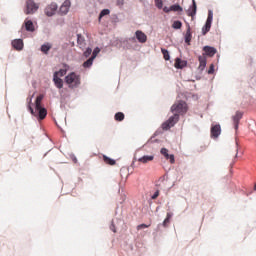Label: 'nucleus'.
<instances>
[{"instance_id": "nucleus-1", "label": "nucleus", "mask_w": 256, "mask_h": 256, "mask_svg": "<svg viewBox=\"0 0 256 256\" xmlns=\"http://www.w3.org/2000/svg\"><path fill=\"white\" fill-rule=\"evenodd\" d=\"M189 111V107L187 106V102L180 100L171 106V112L174 113L166 122L162 124V129L164 131H168L171 127H175V125L179 122V115H185Z\"/></svg>"}, {"instance_id": "nucleus-2", "label": "nucleus", "mask_w": 256, "mask_h": 256, "mask_svg": "<svg viewBox=\"0 0 256 256\" xmlns=\"http://www.w3.org/2000/svg\"><path fill=\"white\" fill-rule=\"evenodd\" d=\"M44 97L45 96L43 94L37 96L35 101V110L29 107L31 114L34 115V117H39L40 120H43L47 117V109L41 106V102L43 101Z\"/></svg>"}, {"instance_id": "nucleus-3", "label": "nucleus", "mask_w": 256, "mask_h": 256, "mask_svg": "<svg viewBox=\"0 0 256 256\" xmlns=\"http://www.w3.org/2000/svg\"><path fill=\"white\" fill-rule=\"evenodd\" d=\"M65 83L69 89H77L81 85V75L71 72L65 77Z\"/></svg>"}, {"instance_id": "nucleus-4", "label": "nucleus", "mask_w": 256, "mask_h": 256, "mask_svg": "<svg viewBox=\"0 0 256 256\" xmlns=\"http://www.w3.org/2000/svg\"><path fill=\"white\" fill-rule=\"evenodd\" d=\"M39 9V5H37L33 0H26V15H33Z\"/></svg>"}, {"instance_id": "nucleus-5", "label": "nucleus", "mask_w": 256, "mask_h": 256, "mask_svg": "<svg viewBox=\"0 0 256 256\" xmlns=\"http://www.w3.org/2000/svg\"><path fill=\"white\" fill-rule=\"evenodd\" d=\"M211 23H213V11L208 12V17L204 27L202 28V35H207L211 31Z\"/></svg>"}, {"instance_id": "nucleus-6", "label": "nucleus", "mask_w": 256, "mask_h": 256, "mask_svg": "<svg viewBox=\"0 0 256 256\" xmlns=\"http://www.w3.org/2000/svg\"><path fill=\"white\" fill-rule=\"evenodd\" d=\"M57 9V3H51L45 8L44 13L47 15V17H53V15L57 13Z\"/></svg>"}, {"instance_id": "nucleus-7", "label": "nucleus", "mask_w": 256, "mask_h": 256, "mask_svg": "<svg viewBox=\"0 0 256 256\" xmlns=\"http://www.w3.org/2000/svg\"><path fill=\"white\" fill-rule=\"evenodd\" d=\"M69 9H71V1L65 0L63 4L60 6L59 14L60 15H67L69 13Z\"/></svg>"}, {"instance_id": "nucleus-8", "label": "nucleus", "mask_w": 256, "mask_h": 256, "mask_svg": "<svg viewBox=\"0 0 256 256\" xmlns=\"http://www.w3.org/2000/svg\"><path fill=\"white\" fill-rule=\"evenodd\" d=\"M161 155L167 159L171 164L175 163V155L169 154V150L167 148H162L160 150Z\"/></svg>"}, {"instance_id": "nucleus-9", "label": "nucleus", "mask_w": 256, "mask_h": 256, "mask_svg": "<svg viewBox=\"0 0 256 256\" xmlns=\"http://www.w3.org/2000/svg\"><path fill=\"white\" fill-rule=\"evenodd\" d=\"M232 119L234 123V129L237 131V129H239V122L241 121V119H243V112L237 111Z\"/></svg>"}, {"instance_id": "nucleus-10", "label": "nucleus", "mask_w": 256, "mask_h": 256, "mask_svg": "<svg viewBox=\"0 0 256 256\" xmlns=\"http://www.w3.org/2000/svg\"><path fill=\"white\" fill-rule=\"evenodd\" d=\"M219 135H221V125L216 124L211 127V137H213L214 139H217Z\"/></svg>"}, {"instance_id": "nucleus-11", "label": "nucleus", "mask_w": 256, "mask_h": 256, "mask_svg": "<svg viewBox=\"0 0 256 256\" xmlns=\"http://www.w3.org/2000/svg\"><path fill=\"white\" fill-rule=\"evenodd\" d=\"M135 35L139 43H147V35L143 31L138 30L135 32Z\"/></svg>"}, {"instance_id": "nucleus-12", "label": "nucleus", "mask_w": 256, "mask_h": 256, "mask_svg": "<svg viewBox=\"0 0 256 256\" xmlns=\"http://www.w3.org/2000/svg\"><path fill=\"white\" fill-rule=\"evenodd\" d=\"M203 51L205 52V55H207L208 57H214V55L217 53V49L211 46H204Z\"/></svg>"}, {"instance_id": "nucleus-13", "label": "nucleus", "mask_w": 256, "mask_h": 256, "mask_svg": "<svg viewBox=\"0 0 256 256\" xmlns=\"http://www.w3.org/2000/svg\"><path fill=\"white\" fill-rule=\"evenodd\" d=\"M192 37H193V35L191 34V26L189 24H187V31L185 34V43H187V45H191Z\"/></svg>"}, {"instance_id": "nucleus-14", "label": "nucleus", "mask_w": 256, "mask_h": 256, "mask_svg": "<svg viewBox=\"0 0 256 256\" xmlns=\"http://www.w3.org/2000/svg\"><path fill=\"white\" fill-rule=\"evenodd\" d=\"M195 15H197V3L192 0V7L188 10V16L193 18Z\"/></svg>"}, {"instance_id": "nucleus-15", "label": "nucleus", "mask_w": 256, "mask_h": 256, "mask_svg": "<svg viewBox=\"0 0 256 256\" xmlns=\"http://www.w3.org/2000/svg\"><path fill=\"white\" fill-rule=\"evenodd\" d=\"M198 61L200 63L199 69L203 71V69H205V67L207 66V58L205 57V54H203V56H199Z\"/></svg>"}, {"instance_id": "nucleus-16", "label": "nucleus", "mask_w": 256, "mask_h": 256, "mask_svg": "<svg viewBox=\"0 0 256 256\" xmlns=\"http://www.w3.org/2000/svg\"><path fill=\"white\" fill-rule=\"evenodd\" d=\"M153 159H155V156L154 155H145V156H142L141 158L138 159L139 163H149L151 161H153Z\"/></svg>"}, {"instance_id": "nucleus-17", "label": "nucleus", "mask_w": 256, "mask_h": 256, "mask_svg": "<svg viewBox=\"0 0 256 256\" xmlns=\"http://www.w3.org/2000/svg\"><path fill=\"white\" fill-rule=\"evenodd\" d=\"M12 46L14 49H17V51H21L23 49V40L21 39H16L12 42Z\"/></svg>"}, {"instance_id": "nucleus-18", "label": "nucleus", "mask_w": 256, "mask_h": 256, "mask_svg": "<svg viewBox=\"0 0 256 256\" xmlns=\"http://www.w3.org/2000/svg\"><path fill=\"white\" fill-rule=\"evenodd\" d=\"M53 82L55 84V87H57V89H63V79L57 76H53Z\"/></svg>"}, {"instance_id": "nucleus-19", "label": "nucleus", "mask_w": 256, "mask_h": 256, "mask_svg": "<svg viewBox=\"0 0 256 256\" xmlns=\"http://www.w3.org/2000/svg\"><path fill=\"white\" fill-rule=\"evenodd\" d=\"M24 23H25L26 31H30L31 33H33V31H35V25H33V21L25 20Z\"/></svg>"}, {"instance_id": "nucleus-20", "label": "nucleus", "mask_w": 256, "mask_h": 256, "mask_svg": "<svg viewBox=\"0 0 256 256\" xmlns=\"http://www.w3.org/2000/svg\"><path fill=\"white\" fill-rule=\"evenodd\" d=\"M174 67L176 69H183L185 67V62H183V60H181L180 58H176Z\"/></svg>"}, {"instance_id": "nucleus-21", "label": "nucleus", "mask_w": 256, "mask_h": 256, "mask_svg": "<svg viewBox=\"0 0 256 256\" xmlns=\"http://www.w3.org/2000/svg\"><path fill=\"white\" fill-rule=\"evenodd\" d=\"M77 43L80 46V48L85 47V38L81 34L77 35Z\"/></svg>"}, {"instance_id": "nucleus-22", "label": "nucleus", "mask_w": 256, "mask_h": 256, "mask_svg": "<svg viewBox=\"0 0 256 256\" xmlns=\"http://www.w3.org/2000/svg\"><path fill=\"white\" fill-rule=\"evenodd\" d=\"M41 51H42V53H45V55H47V53H49V51H51V44L46 43V44L42 45Z\"/></svg>"}, {"instance_id": "nucleus-23", "label": "nucleus", "mask_w": 256, "mask_h": 256, "mask_svg": "<svg viewBox=\"0 0 256 256\" xmlns=\"http://www.w3.org/2000/svg\"><path fill=\"white\" fill-rule=\"evenodd\" d=\"M67 75V69H60L54 73V77H65Z\"/></svg>"}, {"instance_id": "nucleus-24", "label": "nucleus", "mask_w": 256, "mask_h": 256, "mask_svg": "<svg viewBox=\"0 0 256 256\" xmlns=\"http://www.w3.org/2000/svg\"><path fill=\"white\" fill-rule=\"evenodd\" d=\"M171 217H173V213H167V216L163 221V227H167V225L171 223Z\"/></svg>"}, {"instance_id": "nucleus-25", "label": "nucleus", "mask_w": 256, "mask_h": 256, "mask_svg": "<svg viewBox=\"0 0 256 256\" xmlns=\"http://www.w3.org/2000/svg\"><path fill=\"white\" fill-rule=\"evenodd\" d=\"M114 119L115 121H123V119H125V114H123V112H117Z\"/></svg>"}, {"instance_id": "nucleus-26", "label": "nucleus", "mask_w": 256, "mask_h": 256, "mask_svg": "<svg viewBox=\"0 0 256 256\" xmlns=\"http://www.w3.org/2000/svg\"><path fill=\"white\" fill-rule=\"evenodd\" d=\"M103 161L104 163H106V165H115L116 161L107 157V156H103Z\"/></svg>"}, {"instance_id": "nucleus-27", "label": "nucleus", "mask_w": 256, "mask_h": 256, "mask_svg": "<svg viewBox=\"0 0 256 256\" xmlns=\"http://www.w3.org/2000/svg\"><path fill=\"white\" fill-rule=\"evenodd\" d=\"M170 10L174 12H181L183 11V8L179 4H174L170 6Z\"/></svg>"}, {"instance_id": "nucleus-28", "label": "nucleus", "mask_w": 256, "mask_h": 256, "mask_svg": "<svg viewBox=\"0 0 256 256\" xmlns=\"http://www.w3.org/2000/svg\"><path fill=\"white\" fill-rule=\"evenodd\" d=\"M93 61H95V60L90 57L87 61H85V62L83 63V67H84L85 69H89V67H91V65H93Z\"/></svg>"}, {"instance_id": "nucleus-29", "label": "nucleus", "mask_w": 256, "mask_h": 256, "mask_svg": "<svg viewBox=\"0 0 256 256\" xmlns=\"http://www.w3.org/2000/svg\"><path fill=\"white\" fill-rule=\"evenodd\" d=\"M161 52L163 54L165 61H169V59H171V57L169 56V51L167 49L162 48Z\"/></svg>"}, {"instance_id": "nucleus-30", "label": "nucleus", "mask_w": 256, "mask_h": 256, "mask_svg": "<svg viewBox=\"0 0 256 256\" xmlns=\"http://www.w3.org/2000/svg\"><path fill=\"white\" fill-rule=\"evenodd\" d=\"M109 13H111L109 9H103L99 14V21H101L105 15H109Z\"/></svg>"}, {"instance_id": "nucleus-31", "label": "nucleus", "mask_w": 256, "mask_h": 256, "mask_svg": "<svg viewBox=\"0 0 256 256\" xmlns=\"http://www.w3.org/2000/svg\"><path fill=\"white\" fill-rule=\"evenodd\" d=\"M181 27H183V23H181V21L179 20L174 21L172 24L173 29H181Z\"/></svg>"}, {"instance_id": "nucleus-32", "label": "nucleus", "mask_w": 256, "mask_h": 256, "mask_svg": "<svg viewBox=\"0 0 256 256\" xmlns=\"http://www.w3.org/2000/svg\"><path fill=\"white\" fill-rule=\"evenodd\" d=\"M101 52V49H99V47H96L92 53V56L90 58L94 59L97 57V55H99V53Z\"/></svg>"}, {"instance_id": "nucleus-33", "label": "nucleus", "mask_w": 256, "mask_h": 256, "mask_svg": "<svg viewBox=\"0 0 256 256\" xmlns=\"http://www.w3.org/2000/svg\"><path fill=\"white\" fill-rule=\"evenodd\" d=\"M155 5L158 9H163V0H155Z\"/></svg>"}, {"instance_id": "nucleus-34", "label": "nucleus", "mask_w": 256, "mask_h": 256, "mask_svg": "<svg viewBox=\"0 0 256 256\" xmlns=\"http://www.w3.org/2000/svg\"><path fill=\"white\" fill-rule=\"evenodd\" d=\"M91 53H93V50L91 48H87L84 52V57H90Z\"/></svg>"}, {"instance_id": "nucleus-35", "label": "nucleus", "mask_w": 256, "mask_h": 256, "mask_svg": "<svg viewBox=\"0 0 256 256\" xmlns=\"http://www.w3.org/2000/svg\"><path fill=\"white\" fill-rule=\"evenodd\" d=\"M215 73V65L211 64L208 70L209 75H213Z\"/></svg>"}, {"instance_id": "nucleus-36", "label": "nucleus", "mask_w": 256, "mask_h": 256, "mask_svg": "<svg viewBox=\"0 0 256 256\" xmlns=\"http://www.w3.org/2000/svg\"><path fill=\"white\" fill-rule=\"evenodd\" d=\"M147 227H149V225H147V224H140V225L137 226V230L141 231V229H147Z\"/></svg>"}, {"instance_id": "nucleus-37", "label": "nucleus", "mask_w": 256, "mask_h": 256, "mask_svg": "<svg viewBox=\"0 0 256 256\" xmlns=\"http://www.w3.org/2000/svg\"><path fill=\"white\" fill-rule=\"evenodd\" d=\"M164 13H171V7H164L163 8Z\"/></svg>"}, {"instance_id": "nucleus-38", "label": "nucleus", "mask_w": 256, "mask_h": 256, "mask_svg": "<svg viewBox=\"0 0 256 256\" xmlns=\"http://www.w3.org/2000/svg\"><path fill=\"white\" fill-rule=\"evenodd\" d=\"M157 197H159V191L153 194L152 199H157Z\"/></svg>"}, {"instance_id": "nucleus-39", "label": "nucleus", "mask_w": 256, "mask_h": 256, "mask_svg": "<svg viewBox=\"0 0 256 256\" xmlns=\"http://www.w3.org/2000/svg\"><path fill=\"white\" fill-rule=\"evenodd\" d=\"M123 3H124V0H117V1H116V4H117L118 6L123 5Z\"/></svg>"}, {"instance_id": "nucleus-40", "label": "nucleus", "mask_w": 256, "mask_h": 256, "mask_svg": "<svg viewBox=\"0 0 256 256\" xmlns=\"http://www.w3.org/2000/svg\"><path fill=\"white\" fill-rule=\"evenodd\" d=\"M254 189H255V191H256V184H255V186H254Z\"/></svg>"}, {"instance_id": "nucleus-41", "label": "nucleus", "mask_w": 256, "mask_h": 256, "mask_svg": "<svg viewBox=\"0 0 256 256\" xmlns=\"http://www.w3.org/2000/svg\"><path fill=\"white\" fill-rule=\"evenodd\" d=\"M114 233H116L117 231L116 230H112Z\"/></svg>"}, {"instance_id": "nucleus-42", "label": "nucleus", "mask_w": 256, "mask_h": 256, "mask_svg": "<svg viewBox=\"0 0 256 256\" xmlns=\"http://www.w3.org/2000/svg\"><path fill=\"white\" fill-rule=\"evenodd\" d=\"M115 228V226H112V230Z\"/></svg>"}, {"instance_id": "nucleus-43", "label": "nucleus", "mask_w": 256, "mask_h": 256, "mask_svg": "<svg viewBox=\"0 0 256 256\" xmlns=\"http://www.w3.org/2000/svg\"><path fill=\"white\" fill-rule=\"evenodd\" d=\"M115 228V226H112V230Z\"/></svg>"}]
</instances>
